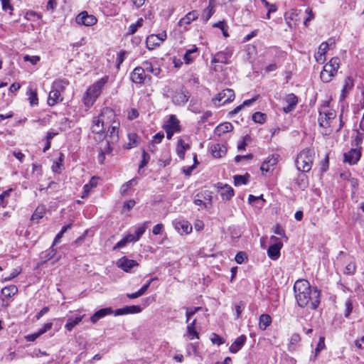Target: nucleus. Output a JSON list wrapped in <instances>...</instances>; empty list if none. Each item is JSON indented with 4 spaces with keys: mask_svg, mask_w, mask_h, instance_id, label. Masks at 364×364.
<instances>
[{
    "mask_svg": "<svg viewBox=\"0 0 364 364\" xmlns=\"http://www.w3.org/2000/svg\"><path fill=\"white\" fill-rule=\"evenodd\" d=\"M295 298L301 308L315 310L320 304L321 292L316 287H311L306 279L297 280L294 286Z\"/></svg>",
    "mask_w": 364,
    "mask_h": 364,
    "instance_id": "nucleus-1",
    "label": "nucleus"
},
{
    "mask_svg": "<svg viewBox=\"0 0 364 364\" xmlns=\"http://www.w3.org/2000/svg\"><path fill=\"white\" fill-rule=\"evenodd\" d=\"M114 111L108 107L102 109L101 113L92 119L91 131L101 137L105 134V127H107L114 119Z\"/></svg>",
    "mask_w": 364,
    "mask_h": 364,
    "instance_id": "nucleus-2",
    "label": "nucleus"
},
{
    "mask_svg": "<svg viewBox=\"0 0 364 364\" xmlns=\"http://www.w3.org/2000/svg\"><path fill=\"white\" fill-rule=\"evenodd\" d=\"M107 82V77H102L97 80L87 90L85 96L83 97V102L86 107H91L96 99L100 96L102 88Z\"/></svg>",
    "mask_w": 364,
    "mask_h": 364,
    "instance_id": "nucleus-3",
    "label": "nucleus"
},
{
    "mask_svg": "<svg viewBox=\"0 0 364 364\" xmlns=\"http://www.w3.org/2000/svg\"><path fill=\"white\" fill-rule=\"evenodd\" d=\"M107 134L102 136L105 139V144L107 149L104 151L107 154H111L112 151V146L116 144L119 140V122L112 119L111 122L108 124Z\"/></svg>",
    "mask_w": 364,
    "mask_h": 364,
    "instance_id": "nucleus-4",
    "label": "nucleus"
},
{
    "mask_svg": "<svg viewBox=\"0 0 364 364\" xmlns=\"http://www.w3.org/2000/svg\"><path fill=\"white\" fill-rule=\"evenodd\" d=\"M314 151L311 149H304L296 159V166L299 171L309 172L313 164Z\"/></svg>",
    "mask_w": 364,
    "mask_h": 364,
    "instance_id": "nucleus-5",
    "label": "nucleus"
},
{
    "mask_svg": "<svg viewBox=\"0 0 364 364\" xmlns=\"http://www.w3.org/2000/svg\"><path fill=\"white\" fill-rule=\"evenodd\" d=\"M340 59L338 58H332L331 60L326 63L321 72L320 77L323 82H329L336 74L339 68Z\"/></svg>",
    "mask_w": 364,
    "mask_h": 364,
    "instance_id": "nucleus-6",
    "label": "nucleus"
},
{
    "mask_svg": "<svg viewBox=\"0 0 364 364\" xmlns=\"http://www.w3.org/2000/svg\"><path fill=\"white\" fill-rule=\"evenodd\" d=\"M235 99V92L231 89H225L214 98L213 101L217 106L232 102Z\"/></svg>",
    "mask_w": 364,
    "mask_h": 364,
    "instance_id": "nucleus-7",
    "label": "nucleus"
},
{
    "mask_svg": "<svg viewBox=\"0 0 364 364\" xmlns=\"http://www.w3.org/2000/svg\"><path fill=\"white\" fill-rule=\"evenodd\" d=\"M270 240L273 242L267 250L268 256L273 260H276L280 255V250L282 249L283 244L279 239L275 236H272Z\"/></svg>",
    "mask_w": 364,
    "mask_h": 364,
    "instance_id": "nucleus-8",
    "label": "nucleus"
},
{
    "mask_svg": "<svg viewBox=\"0 0 364 364\" xmlns=\"http://www.w3.org/2000/svg\"><path fill=\"white\" fill-rule=\"evenodd\" d=\"M75 21L79 25L92 26L97 23V19L94 15L89 14L87 11H84L76 16Z\"/></svg>",
    "mask_w": 364,
    "mask_h": 364,
    "instance_id": "nucleus-9",
    "label": "nucleus"
},
{
    "mask_svg": "<svg viewBox=\"0 0 364 364\" xmlns=\"http://www.w3.org/2000/svg\"><path fill=\"white\" fill-rule=\"evenodd\" d=\"M336 117L334 110L320 111L318 117V124L321 127H326L330 125V120Z\"/></svg>",
    "mask_w": 364,
    "mask_h": 364,
    "instance_id": "nucleus-10",
    "label": "nucleus"
},
{
    "mask_svg": "<svg viewBox=\"0 0 364 364\" xmlns=\"http://www.w3.org/2000/svg\"><path fill=\"white\" fill-rule=\"evenodd\" d=\"M117 265L124 272H129L132 268L137 267L139 264L135 260L129 259L127 257H123L117 262Z\"/></svg>",
    "mask_w": 364,
    "mask_h": 364,
    "instance_id": "nucleus-11",
    "label": "nucleus"
},
{
    "mask_svg": "<svg viewBox=\"0 0 364 364\" xmlns=\"http://www.w3.org/2000/svg\"><path fill=\"white\" fill-rule=\"evenodd\" d=\"M231 56H232V52L227 49L225 50L217 53L214 55L211 62H212V63H220L228 64V60Z\"/></svg>",
    "mask_w": 364,
    "mask_h": 364,
    "instance_id": "nucleus-12",
    "label": "nucleus"
},
{
    "mask_svg": "<svg viewBox=\"0 0 364 364\" xmlns=\"http://www.w3.org/2000/svg\"><path fill=\"white\" fill-rule=\"evenodd\" d=\"M361 156L360 151L358 149H352L348 153L344 154L345 161L350 164H355Z\"/></svg>",
    "mask_w": 364,
    "mask_h": 364,
    "instance_id": "nucleus-13",
    "label": "nucleus"
},
{
    "mask_svg": "<svg viewBox=\"0 0 364 364\" xmlns=\"http://www.w3.org/2000/svg\"><path fill=\"white\" fill-rule=\"evenodd\" d=\"M146 74L141 67L134 68L131 75V80L134 83H143L146 79Z\"/></svg>",
    "mask_w": 364,
    "mask_h": 364,
    "instance_id": "nucleus-14",
    "label": "nucleus"
},
{
    "mask_svg": "<svg viewBox=\"0 0 364 364\" xmlns=\"http://www.w3.org/2000/svg\"><path fill=\"white\" fill-rule=\"evenodd\" d=\"M284 100L288 105L287 107L283 108L286 113L291 112L295 108L298 102L297 97L293 93L287 95Z\"/></svg>",
    "mask_w": 364,
    "mask_h": 364,
    "instance_id": "nucleus-15",
    "label": "nucleus"
},
{
    "mask_svg": "<svg viewBox=\"0 0 364 364\" xmlns=\"http://www.w3.org/2000/svg\"><path fill=\"white\" fill-rule=\"evenodd\" d=\"M246 340L247 338L245 335H241L240 336L237 337L236 340L230 346L229 348L230 352L232 353H237L245 345Z\"/></svg>",
    "mask_w": 364,
    "mask_h": 364,
    "instance_id": "nucleus-16",
    "label": "nucleus"
},
{
    "mask_svg": "<svg viewBox=\"0 0 364 364\" xmlns=\"http://www.w3.org/2000/svg\"><path fill=\"white\" fill-rule=\"evenodd\" d=\"M190 96L188 93H186L183 91L176 92L172 97L173 102L176 105H185Z\"/></svg>",
    "mask_w": 364,
    "mask_h": 364,
    "instance_id": "nucleus-17",
    "label": "nucleus"
},
{
    "mask_svg": "<svg viewBox=\"0 0 364 364\" xmlns=\"http://www.w3.org/2000/svg\"><path fill=\"white\" fill-rule=\"evenodd\" d=\"M112 312H113V311H112V308H110V307L101 309L98 310L97 311H96L90 317V321H91V322L95 323L100 318H102L107 315L112 314Z\"/></svg>",
    "mask_w": 364,
    "mask_h": 364,
    "instance_id": "nucleus-18",
    "label": "nucleus"
},
{
    "mask_svg": "<svg viewBox=\"0 0 364 364\" xmlns=\"http://www.w3.org/2000/svg\"><path fill=\"white\" fill-rule=\"evenodd\" d=\"M210 151L214 157L220 158L225 154L227 148L223 144H215L210 146Z\"/></svg>",
    "mask_w": 364,
    "mask_h": 364,
    "instance_id": "nucleus-19",
    "label": "nucleus"
},
{
    "mask_svg": "<svg viewBox=\"0 0 364 364\" xmlns=\"http://www.w3.org/2000/svg\"><path fill=\"white\" fill-rule=\"evenodd\" d=\"M198 18V14L196 11H190L184 17L180 19V21H178V26H183L185 25H188L192 21L196 20Z\"/></svg>",
    "mask_w": 364,
    "mask_h": 364,
    "instance_id": "nucleus-20",
    "label": "nucleus"
},
{
    "mask_svg": "<svg viewBox=\"0 0 364 364\" xmlns=\"http://www.w3.org/2000/svg\"><path fill=\"white\" fill-rule=\"evenodd\" d=\"M215 13V0H209V4L202 13V19L207 22Z\"/></svg>",
    "mask_w": 364,
    "mask_h": 364,
    "instance_id": "nucleus-21",
    "label": "nucleus"
},
{
    "mask_svg": "<svg viewBox=\"0 0 364 364\" xmlns=\"http://www.w3.org/2000/svg\"><path fill=\"white\" fill-rule=\"evenodd\" d=\"M329 43L328 42L322 43L319 48L317 53L315 55L316 60L318 63H321L325 60L324 55L327 50L329 49Z\"/></svg>",
    "mask_w": 364,
    "mask_h": 364,
    "instance_id": "nucleus-22",
    "label": "nucleus"
},
{
    "mask_svg": "<svg viewBox=\"0 0 364 364\" xmlns=\"http://www.w3.org/2000/svg\"><path fill=\"white\" fill-rule=\"evenodd\" d=\"M141 311V308L139 306H125L122 309H119L116 311V315H122L126 314H137Z\"/></svg>",
    "mask_w": 364,
    "mask_h": 364,
    "instance_id": "nucleus-23",
    "label": "nucleus"
},
{
    "mask_svg": "<svg viewBox=\"0 0 364 364\" xmlns=\"http://www.w3.org/2000/svg\"><path fill=\"white\" fill-rule=\"evenodd\" d=\"M63 100L61 97L60 93L58 90H55L52 88V90L49 92L48 103L50 106H53L58 102Z\"/></svg>",
    "mask_w": 364,
    "mask_h": 364,
    "instance_id": "nucleus-24",
    "label": "nucleus"
},
{
    "mask_svg": "<svg viewBox=\"0 0 364 364\" xmlns=\"http://www.w3.org/2000/svg\"><path fill=\"white\" fill-rule=\"evenodd\" d=\"M176 229L181 233L188 234L191 232L192 226L188 221H180L176 223Z\"/></svg>",
    "mask_w": 364,
    "mask_h": 364,
    "instance_id": "nucleus-25",
    "label": "nucleus"
},
{
    "mask_svg": "<svg viewBox=\"0 0 364 364\" xmlns=\"http://www.w3.org/2000/svg\"><path fill=\"white\" fill-rule=\"evenodd\" d=\"M146 44L149 50H153L155 47L159 46L161 43L156 35L151 34L146 38Z\"/></svg>",
    "mask_w": 364,
    "mask_h": 364,
    "instance_id": "nucleus-26",
    "label": "nucleus"
},
{
    "mask_svg": "<svg viewBox=\"0 0 364 364\" xmlns=\"http://www.w3.org/2000/svg\"><path fill=\"white\" fill-rule=\"evenodd\" d=\"M196 323V320L194 319L192 322L188 323L187 326V336L190 340H193L194 338H199V335L198 332L195 329V326Z\"/></svg>",
    "mask_w": 364,
    "mask_h": 364,
    "instance_id": "nucleus-27",
    "label": "nucleus"
},
{
    "mask_svg": "<svg viewBox=\"0 0 364 364\" xmlns=\"http://www.w3.org/2000/svg\"><path fill=\"white\" fill-rule=\"evenodd\" d=\"M84 316H76L75 317H70L68 319L65 328L68 331H71L73 328L77 325L82 319Z\"/></svg>",
    "mask_w": 364,
    "mask_h": 364,
    "instance_id": "nucleus-28",
    "label": "nucleus"
},
{
    "mask_svg": "<svg viewBox=\"0 0 364 364\" xmlns=\"http://www.w3.org/2000/svg\"><path fill=\"white\" fill-rule=\"evenodd\" d=\"M198 52V48L196 46H193L192 48L188 49L186 51V53L184 54L183 59L186 64H189L196 56V53Z\"/></svg>",
    "mask_w": 364,
    "mask_h": 364,
    "instance_id": "nucleus-29",
    "label": "nucleus"
},
{
    "mask_svg": "<svg viewBox=\"0 0 364 364\" xmlns=\"http://www.w3.org/2000/svg\"><path fill=\"white\" fill-rule=\"evenodd\" d=\"M220 195L223 200H230L234 195L233 188L225 184L223 187H221Z\"/></svg>",
    "mask_w": 364,
    "mask_h": 364,
    "instance_id": "nucleus-30",
    "label": "nucleus"
},
{
    "mask_svg": "<svg viewBox=\"0 0 364 364\" xmlns=\"http://www.w3.org/2000/svg\"><path fill=\"white\" fill-rule=\"evenodd\" d=\"M56 254V250L53 248V246L50 247L48 250L43 252L41 254V259L42 262H46L54 257Z\"/></svg>",
    "mask_w": 364,
    "mask_h": 364,
    "instance_id": "nucleus-31",
    "label": "nucleus"
},
{
    "mask_svg": "<svg viewBox=\"0 0 364 364\" xmlns=\"http://www.w3.org/2000/svg\"><path fill=\"white\" fill-rule=\"evenodd\" d=\"M233 126L230 122H224L215 128V132L220 136L222 134L231 132Z\"/></svg>",
    "mask_w": 364,
    "mask_h": 364,
    "instance_id": "nucleus-32",
    "label": "nucleus"
},
{
    "mask_svg": "<svg viewBox=\"0 0 364 364\" xmlns=\"http://www.w3.org/2000/svg\"><path fill=\"white\" fill-rule=\"evenodd\" d=\"M165 128L173 129V131H179V121L175 115L170 116Z\"/></svg>",
    "mask_w": 364,
    "mask_h": 364,
    "instance_id": "nucleus-33",
    "label": "nucleus"
},
{
    "mask_svg": "<svg viewBox=\"0 0 364 364\" xmlns=\"http://www.w3.org/2000/svg\"><path fill=\"white\" fill-rule=\"evenodd\" d=\"M18 292V288L15 285H10L1 289V294L6 298H10Z\"/></svg>",
    "mask_w": 364,
    "mask_h": 364,
    "instance_id": "nucleus-34",
    "label": "nucleus"
},
{
    "mask_svg": "<svg viewBox=\"0 0 364 364\" xmlns=\"http://www.w3.org/2000/svg\"><path fill=\"white\" fill-rule=\"evenodd\" d=\"M277 162V159L272 156V158L268 159L267 160L264 161L260 169L262 172L266 171L268 172L271 167H273L276 165Z\"/></svg>",
    "mask_w": 364,
    "mask_h": 364,
    "instance_id": "nucleus-35",
    "label": "nucleus"
},
{
    "mask_svg": "<svg viewBox=\"0 0 364 364\" xmlns=\"http://www.w3.org/2000/svg\"><path fill=\"white\" fill-rule=\"evenodd\" d=\"M144 71H146L154 74L157 76L160 73L159 68H154V65L149 61H145L143 63V67H141Z\"/></svg>",
    "mask_w": 364,
    "mask_h": 364,
    "instance_id": "nucleus-36",
    "label": "nucleus"
},
{
    "mask_svg": "<svg viewBox=\"0 0 364 364\" xmlns=\"http://www.w3.org/2000/svg\"><path fill=\"white\" fill-rule=\"evenodd\" d=\"M271 322L272 318L268 314H262L259 317V328L264 330L270 325Z\"/></svg>",
    "mask_w": 364,
    "mask_h": 364,
    "instance_id": "nucleus-37",
    "label": "nucleus"
},
{
    "mask_svg": "<svg viewBox=\"0 0 364 364\" xmlns=\"http://www.w3.org/2000/svg\"><path fill=\"white\" fill-rule=\"evenodd\" d=\"M353 87V82L350 77H347L345 80V83L342 90L341 99L343 100L346 97V93Z\"/></svg>",
    "mask_w": 364,
    "mask_h": 364,
    "instance_id": "nucleus-38",
    "label": "nucleus"
},
{
    "mask_svg": "<svg viewBox=\"0 0 364 364\" xmlns=\"http://www.w3.org/2000/svg\"><path fill=\"white\" fill-rule=\"evenodd\" d=\"M46 213V208L44 206H38L33 215H31V220H38L42 218Z\"/></svg>",
    "mask_w": 364,
    "mask_h": 364,
    "instance_id": "nucleus-39",
    "label": "nucleus"
},
{
    "mask_svg": "<svg viewBox=\"0 0 364 364\" xmlns=\"http://www.w3.org/2000/svg\"><path fill=\"white\" fill-rule=\"evenodd\" d=\"M138 136L135 133H129L128 134L129 142L127 144V149H129L138 145Z\"/></svg>",
    "mask_w": 364,
    "mask_h": 364,
    "instance_id": "nucleus-40",
    "label": "nucleus"
},
{
    "mask_svg": "<svg viewBox=\"0 0 364 364\" xmlns=\"http://www.w3.org/2000/svg\"><path fill=\"white\" fill-rule=\"evenodd\" d=\"M27 95H28V100L31 106L36 105L38 103V99L37 97V92L36 90L30 89Z\"/></svg>",
    "mask_w": 364,
    "mask_h": 364,
    "instance_id": "nucleus-41",
    "label": "nucleus"
},
{
    "mask_svg": "<svg viewBox=\"0 0 364 364\" xmlns=\"http://www.w3.org/2000/svg\"><path fill=\"white\" fill-rule=\"evenodd\" d=\"M67 82L62 80H58L53 82L52 85V88L55 90H58L60 93L65 88V85H67Z\"/></svg>",
    "mask_w": 364,
    "mask_h": 364,
    "instance_id": "nucleus-42",
    "label": "nucleus"
},
{
    "mask_svg": "<svg viewBox=\"0 0 364 364\" xmlns=\"http://www.w3.org/2000/svg\"><path fill=\"white\" fill-rule=\"evenodd\" d=\"M136 182L135 181V179H132L129 181H127V183H125L124 184H123L121 187V189H120V193L122 195H125L127 193V192L129 191V189L131 188V187L134 185H136Z\"/></svg>",
    "mask_w": 364,
    "mask_h": 364,
    "instance_id": "nucleus-43",
    "label": "nucleus"
},
{
    "mask_svg": "<svg viewBox=\"0 0 364 364\" xmlns=\"http://www.w3.org/2000/svg\"><path fill=\"white\" fill-rule=\"evenodd\" d=\"M63 154H60V157L58 161H55L52 165V170L55 173H60L61 166H63Z\"/></svg>",
    "mask_w": 364,
    "mask_h": 364,
    "instance_id": "nucleus-44",
    "label": "nucleus"
},
{
    "mask_svg": "<svg viewBox=\"0 0 364 364\" xmlns=\"http://www.w3.org/2000/svg\"><path fill=\"white\" fill-rule=\"evenodd\" d=\"M324 340H325L324 337H322V336L320 337L318 343L315 349V355H314V360H315L316 359L320 351L325 348Z\"/></svg>",
    "mask_w": 364,
    "mask_h": 364,
    "instance_id": "nucleus-45",
    "label": "nucleus"
},
{
    "mask_svg": "<svg viewBox=\"0 0 364 364\" xmlns=\"http://www.w3.org/2000/svg\"><path fill=\"white\" fill-rule=\"evenodd\" d=\"M11 191L12 189H9L3 191L0 194V204L1 205L2 207H5L7 205V201L6 199L10 196Z\"/></svg>",
    "mask_w": 364,
    "mask_h": 364,
    "instance_id": "nucleus-46",
    "label": "nucleus"
},
{
    "mask_svg": "<svg viewBox=\"0 0 364 364\" xmlns=\"http://www.w3.org/2000/svg\"><path fill=\"white\" fill-rule=\"evenodd\" d=\"M252 120L255 122L262 124L266 120V115L262 112H255L252 115Z\"/></svg>",
    "mask_w": 364,
    "mask_h": 364,
    "instance_id": "nucleus-47",
    "label": "nucleus"
},
{
    "mask_svg": "<svg viewBox=\"0 0 364 364\" xmlns=\"http://www.w3.org/2000/svg\"><path fill=\"white\" fill-rule=\"evenodd\" d=\"M248 202L250 204H252L254 203H259L262 202L260 204V207L263 205V203L265 202V200L263 198V195H261L259 196H255L253 195H250L248 197Z\"/></svg>",
    "mask_w": 364,
    "mask_h": 364,
    "instance_id": "nucleus-48",
    "label": "nucleus"
},
{
    "mask_svg": "<svg viewBox=\"0 0 364 364\" xmlns=\"http://www.w3.org/2000/svg\"><path fill=\"white\" fill-rule=\"evenodd\" d=\"M364 137V134L363 133L359 132L357 131L356 136L355 137V140L353 142V146H355V149L360 148V144L363 141Z\"/></svg>",
    "mask_w": 364,
    "mask_h": 364,
    "instance_id": "nucleus-49",
    "label": "nucleus"
},
{
    "mask_svg": "<svg viewBox=\"0 0 364 364\" xmlns=\"http://www.w3.org/2000/svg\"><path fill=\"white\" fill-rule=\"evenodd\" d=\"M200 309V307L186 308V323H188L191 317Z\"/></svg>",
    "mask_w": 364,
    "mask_h": 364,
    "instance_id": "nucleus-50",
    "label": "nucleus"
},
{
    "mask_svg": "<svg viewBox=\"0 0 364 364\" xmlns=\"http://www.w3.org/2000/svg\"><path fill=\"white\" fill-rule=\"evenodd\" d=\"M150 222L149 221H146L145 222L142 226L138 228L136 231H135V237H136V239H137V240L141 237V236L144 233L145 230H146V228L148 225V224H149Z\"/></svg>",
    "mask_w": 364,
    "mask_h": 364,
    "instance_id": "nucleus-51",
    "label": "nucleus"
},
{
    "mask_svg": "<svg viewBox=\"0 0 364 364\" xmlns=\"http://www.w3.org/2000/svg\"><path fill=\"white\" fill-rule=\"evenodd\" d=\"M234 183L235 186L246 184L247 183V179L245 176L236 175L234 176Z\"/></svg>",
    "mask_w": 364,
    "mask_h": 364,
    "instance_id": "nucleus-52",
    "label": "nucleus"
},
{
    "mask_svg": "<svg viewBox=\"0 0 364 364\" xmlns=\"http://www.w3.org/2000/svg\"><path fill=\"white\" fill-rule=\"evenodd\" d=\"M210 340L213 343L217 344L218 346H220L225 343V340L219 335L215 333H212Z\"/></svg>",
    "mask_w": 364,
    "mask_h": 364,
    "instance_id": "nucleus-53",
    "label": "nucleus"
},
{
    "mask_svg": "<svg viewBox=\"0 0 364 364\" xmlns=\"http://www.w3.org/2000/svg\"><path fill=\"white\" fill-rule=\"evenodd\" d=\"M245 307V304L243 301H240L238 304L235 305V309L236 311V317L238 318L240 317V315Z\"/></svg>",
    "mask_w": 364,
    "mask_h": 364,
    "instance_id": "nucleus-54",
    "label": "nucleus"
},
{
    "mask_svg": "<svg viewBox=\"0 0 364 364\" xmlns=\"http://www.w3.org/2000/svg\"><path fill=\"white\" fill-rule=\"evenodd\" d=\"M150 160V156L149 154L146 152L145 151H143L142 152V160L141 161V164L139 165V169L144 168L146 166V164L149 163Z\"/></svg>",
    "mask_w": 364,
    "mask_h": 364,
    "instance_id": "nucleus-55",
    "label": "nucleus"
},
{
    "mask_svg": "<svg viewBox=\"0 0 364 364\" xmlns=\"http://www.w3.org/2000/svg\"><path fill=\"white\" fill-rule=\"evenodd\" d=\"M2 4V9L4 11H9L11 14L13 10V6L11 4L10 0H1Z\"/></svg>",
    "mask_w": 364,
    "mask_h": 364,
    "instance_id": "nucleus-56",
    "label": "nucleus"
},
{
    "mask_svg": "<svg viewBox=\"0 0 364 364\" xmlns=\"http://www.w3.org/2000/svg\"><path fill=\"white\" fill-rule=\"evenodd\" d=\"M23 59L25 61H29L31 64L36 65L40 60V57L37 55L30 56L26 55L23 57Z\"/></svg>",
    "mask_w": 364,
    "mask_h": 364,
    "instance_id": "nucleus-57",
    "label": "nucleus"
},
{
    "mask_svg": "<svg viewBox=\"0 0 364 364\" xmlns=\"http://www.w3.org/2000/svg\"><path fill=\"white\" fill-rule=\"evenodd\" d=\"M353 310V303L351 300L348 299L346 302V312L345 316L348 317Z\"/></svg>",
    "mask_w": 364,
    "mask_h": 364,
    "instance_id": "nucleus-58",
    "label": "nucleus"
},
{
    "mask_svg": "<svg viewBox=\"0 0 364 364\" xmlns=\"http://www.w3.org/2000/svg\"><path fill=\"white\" fill-rule=\"evenodd\" d=\"M53 323H46L41 328H40L37 332L38 335L41 336L48 331H49L52 328Z\"/></svg>",
    "mask_w": 364,
    "mask_h": 364,
    "instance_id": "nucleus-59",
    "label": "nucleus"
},
{
    "mask_svg": "<svg viewBox=\"0 0 364 364\" xmlns=\"http://www.w3.org/2000/svg\"><path fill=\"white\" fill-rule=\"evenodd\" d=\"M136 204L135 200H129L124 203L123 209L129 211Z\"/></svg>",
    "mask_w": 364,
    "mask_h": 364,
    "instance_id": "nucleus-60",
    "label": "nucleus"
},
{
    "mask_svg": "<svg viewBox=\"0 0 364 364\" xmlns=\"http://www.w3.org/2000/svg\"><path fill=\"white\" fill-rule=\"evenodd\" d=\"M127 55V52L124 51V50H121L118 55H117V66H119L120 64H122L123 63V61L124 60V58H125V56Z\"/></svg>",
    "mask_w": 364,
    "mask_h": 364,
    "instance_id": "nucleus-61",
    "label": "nucleus"
},
{
    "mask_svg": "<svg viewBox=\"0 0 364 364\" xmlns=\"http://www.w3.org/2000/svg\"><path fill=\"white\" fill-rule=\"evenodd\" d=\"M247 257H246V255L245 253L242 252H239L236 256H235V261L238 264H242L244 261H245V259H246Z\"/></svg>",
    "mask_w": 364,
    "mask_h": 364,
    "instance_id": "nucleus-62",
    "label": "nucleus"
},
{
    "mask_svg": "<svg viewBox=\"0 0 364 364\" xmlns=\"http://www.w3.org/2000/svg\"><path fill=\"white\" fill-rule=\"evenodd\" d=\"M355 270V264L354 263H349L345 269V274H353Z\"/></svg>",
    "mask_w": 364,
    "mask_h": 364,
    "instance_id": "nucleus-63",
    "label": "nucleus"
},
{
    "mask_svg": "<svg viewBox=\"0 0 364 364\" xmlns=\"http://www.w3.org/2000/svg\"><path fill=\"white\" fill-rule=\"evenodd\" d=\"M301 11H298L297 10H293L290 13L289 18L292 21H295L296 22H299L300 21V18L299 17Z\"/></svg>",
    "mask_w": 364,
    "mask_h": 364,
    "instance_id": "nucleus-64",
    "label": "nucleus"
}]
</instances>
